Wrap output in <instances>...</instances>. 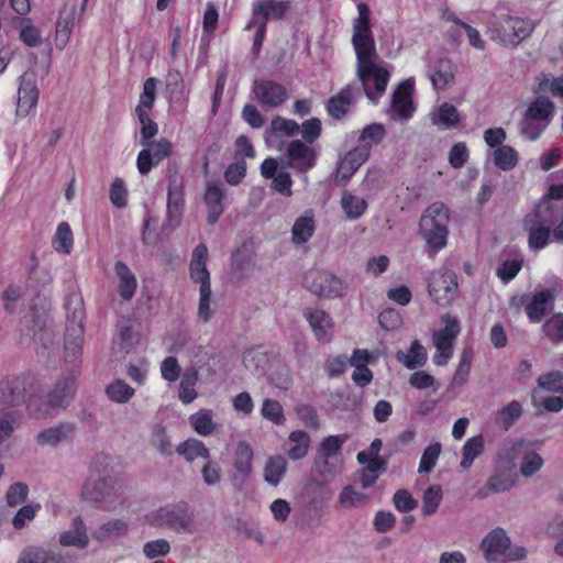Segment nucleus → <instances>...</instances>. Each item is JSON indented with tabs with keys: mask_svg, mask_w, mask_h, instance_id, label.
I'll return each instance as SVG.
<instances>
[{
	"mask_svg": "<svg viewBox=\"0 0 563 563\" xmlns=\"http://www.w3.org/2000/svg\"><path fill=\"white\" fill-rule=\"evenodd\" d=\"M449 220V209L442 202L430 205L420 218L419 233L433 254L448 244Z\"/></svg>",
	"mask_w": 563,
	"mask_h": 563,
	"instance_id": "3",
	"label": "nucleus"
},
{
	"mask_svg": "<svg viewBox=\"0 0 563 563\" xmlns=\"http://www.w3.org/2000/svg\"><path fill=\"white\" fill-rule=\"evenodd\" d=\"M189 423L196 433L202 437L210 435L216 430L213 412L210 409H200L189 417Z\"/></svg>",
	"mask_w": 563,
	"mask_h": 563,
	"instance_id": "51",
	"label": "nucleus"
},
{
	"mask_svg": "<svg viewBox=\"0 0 563 563\" xmlns=\"http://www.w3.org/2000/svg\"><path fill=\"white\" fill-rule=\"evenodd\" d=\"M184 179L178 174L168 177L167 219L172 227H177L184 211Z\"/></svg>",
	"mask_w": 563,
	"mask_h": 563,
	"instance_id": "18",
	"label": "nucleus"
},
{
	"mask_svg": "<svg viewBox=\"0 0 563 563\" xmlns=\"http://www.w3.org/2000/svg\"><path fill=\"white\" fill-rule=\"evenodd\" d=\"M396 360L406 368L415 369L426 365L428 353L426 347L418 340H415L411 342L407 353L401 350L397 351Z\"/></svg>",
	"mask_w": 563,
	"mask_h": 563,
	"instance_id": "39",
	"label": "nucleus"
},
{
	"mask_svg": "<svg viewBox=\"0 0 563 563\" xmlns=\"http://www.w3.org/2000/svg\"><path fill=\"white\" fill-rule=\"evenodd\" d=\"M533 405L550 412H559L563 409V396H543L539 390L533 391Z\"/></svg>",
	"mask_w": 563,
	"mask_h": 563,
	"instance_id": "63",
	"label": "nucleus"
},
{
	"mask_svg": "<svg viewBox=\"0 0 563 563\" xmlns=\"http://www.w3.org/2000/svg\"><path fill=\"white\" fill-rule=\"evenodd\" d=\"M255 99L265 108H277L288 98L286 88L272 80H261L253 84Z\"/></svg>",
	"mask_w": 563,
	"mask_h": 563,
	"instance_id": "20",
	"label": "nucleus"
},
{
	"mask_svg": "<svg viewBox=\"0 0 563 563\" xmlns=\"http://www.w3.org/2000/svg\"><path fill=\"white\" fill-rule=\"evenodd\" d=\"M134 394V388L123 379H115L106 387V395L111 401L117 404H126Z\"/></svg>",
	"mask_w": 563,
	"mask_h": 563,
	"instance_id": "55",
	"label": "nucleus"
},
{
	"mask_svg": "<svg viewBox=\"0 0 563 563\" xmlns=\"http://www.w3.org/2000/svg\"><path fill=\"white\" fill-rule=\"evenodd\" d=\"M129 532V523L125 520L113 518L102 523L95 532L93 538L100 542L119 539Z\"/></svg>",
	"mask_w": 563,
	"mask_h": 563,
	"instance_id": "42",
	"label": "nucleus"
},
{
	"mask_svg": "<svg viewBox=\"0 0 563 563\" xmlns=\"http://www.w3.org/2000/svg\"><path fill=\"white\" fill-rule=\"evenodd\" d=\"M234 474L232 481L242 486L249 478L253 468V450L246 442H240L234 453Z\"/></svg>",
	"mask_w": 563,
	"mask_h": 563,
	"instance_id": "23",
	"label": "nucleus"
},
{
	"mask_svg": "<svg viewBox=\"0 0 563 563\" xmlns=\"http://www.w3.org/2000/svg\"><path fill=\"white\" fill-rule=\"evenodd\" d=\"M306 287L314 295L323 298H338L346 294L347 283L330 272L312 269L305 276Z\"/></svg>",
	"mask_w": 563,
	"mask_h": 563,
	"instance_id": "10",
	"label": "nucleus"
},
{
	"mask_svg": "<svg viewBox=\"0 0 563 563\" xmlns=\"http://www.w3.org/2000/svg\"><path fill=\"white\" fill-rule=\"evenodd\" d=\"M52 247L59 254L68 255L74 247V235L70 225L67 222H60L57 225L52 239Z\"/></svg>",
	"mask_w": 563,
	"mask_h": 563,
	"instance_id": "49",
	"label": "nucleus"
},
{
	"mask_svg": "<svg viewBox=\"0 0 563 563\" xmlns=\"http://www.w3.org/2000/svg\"><path fill=\"white\" fill-rule=\"evenodd\" d=\"M303 317L319 342H331L334 324L329 313L323 310L307 308L303 311Z\"/></svg>",
	"mask_w": 563,
	"mask_h": 563,
	"instance_id": "21",
	"label": "nucleus"
},
{
	"mask_svg": "<svg viewBox=\"0 0 563 563\" xmlns=\"http://www.w3.org/2000/svg\"><path fill=\"white\" fill-rule=\"evenodd\" d=\"M76 428L73 423L63 422L40 431L36 435V442L42 446H57L63 442L71 441L75 437Z\"/></svg>",
	"mask_w": 563,
	"mask_h": 563,
	"instance_id": "26",
	"label": "nucleus"
},
{
	"mask_svg": "<svg viewBox=\"0 0 563 563\" xmlns=\"http://www.w3.org/2000/svg\"><path fill=\"white\" fill-rule=\"evenodd\" d=\"M76 14V4L71 3L70 7H65L56 22L55 46L58 49H64L70 40L74 21Z\"/></svg>",
	"mask_w": 563,
	"mask_h": 563,
	"instance_id": "33",
	"label": "nucleus"
},
{
	"mask_svg": "<svg viewBox=\"0 0 563 563\" xmlns=\"http://www.w3.org/2000/svg\"><path fill=\"white\" fill-rule=\"evenodd\" d=\"M208 260V249L203 243H200L194 249L189 262V276L192 283L200 286L211 285L210 272L207 267Z\"/></svg>",
	"mask_w": 563,
	"mask_h": 563,
	"instance_id": "22",
	"label": "nucleus"
},
{
	"mask_svg": "<svg viewBox=\"0 0 563 563\" xmlns=\"http://www.w3.org/2000/svg\"><path fill=\"white\" fill-rule=\"evenodd\" d=\"M484 445L485 441L481 434L466 440L462 448L460 467L463 470L471 467L475 459H477L484 452Z\"/></svg>",
	"mask_w": 563,
	"mask_h": 563,
	"instance_id": "50",
	"label": "nucleus"
},
{
	"mask_svg": "<svg viewBox=\"0 0 563 563\" xmlns=\"http://www.w3.org/2000/svg\"><path fill=\"white\" fill-rule=\"evenodd\" d=\"M522 228L528 233V245L532 251L544 249L550 240L551 231L547 225H542L531 218H523Z\"/></svg>",
	"mask_w": 563,
	"mask_h": 563,
	"instance_id": "34",
	"label": "nucleus"
},
{
	"mask_svg": "<svg viewBox=\"0 0 563 563\" xmlns=\"http://www.w3.org/2000/svg\"><path fill=\"white\" fill-rule=\"evenodd\" d=\"M74 393L75 377L68 375L55 384L45 399H41L33 393L30 394L27 398V412L31 417L37 419L49 418L69 405Z\"/></svg>",
	"mask_w": 563,
	"mask_h": 563,
	"instance_id": "5",
	"label": "nucleus"
},
{
	"mask_svg": "<svg viewBox=\"0 0 563 563\" xmlns=\"http://www.w3.org/2000/svg\"><path fill=\"white\" fill-rule=\"evenodd\" d=\"M340 207L345 219L355 221L362 218L368 209L367 201L349 190H344L341 195Z\"/></svg>",
	"mask_w": 563,
	"mask_h": 563,
	"instance_id": "36",
	"label": "nucleus"
},
{
	"mask_svg": "<svg viewBox=\"0 0 563 563\" xmlns=\"http://www.w3.org/2000/svg\"><path fill=\"white\" fill-rule=\"evenodd\" d=\"M145 520L153 527L165 528L180 534H192L199 530L195 515L185 501L158 507L148 512Z\"/></svg>",
	"mask_w": 563,
	"mask_h": 563,
	"instance_id": "2",
	"label": "nucleus"
},
{
	"mask_svg": "<svg viewBox=\"0 0 563 563\" xmlns=\"http://www.w3.org/2000/svg\"><path fill=\"white\" fill-rule=\"evenodd\" d=\"M415 80L412 78L402 81L394 91L391 104L388 111L390 119L395 121H407L415 112L412 101Z\"/></svg>",
	"mask_w": 563,
	"mask_h": 563,
	"instance_id": "15",
	"label": "nucleus"
},
{
	"mask_svg": "<svg viewBox=\"0 0 563 563\" xmlns=\"http://www.w3.org/2000/svg\"><path fill=\"white\" fill-rule=\"evenodd\" d=\"M444 327L432 334V343L437 350L433 363L444 366L453 355L454 342L461 332V323L457 317L445 313L441 318Z\"/></svg>",
	"mask_w": 563,
	"mask_h": 563,
	"instance_id": "9",
	"label": "nucleus"
},
{
	"mask_svg": "<svg viewBox=\"0 0 563 563\" xmlns=\"http://www.w3.org/2000/svg\"><path fill=\"white\" fill-rule=\"evenodd\" d=\"M534 30L532 20L517 15H504L488 26L490 40L504 46H517Z\"/></svg>",
	"mask_w": 563,
	"mask_h": 563,
	"instance_id": "7",
	"label": "nucleus"
},
{
	"mask_svg": "<svg viewBox=\"0 0 563 563\" xmlns=\"http://www.w3.org/2000/svg\"><path fill=\"white\" fill-rule=\"evenodd\" d=\"M311 444L309 434L302 430L291 431L287 440V455L291 461H299L307 456Z\"/></svg>",
	"mask_w": 563,
	"mask_h": 563,
	"instance_id": "41",
	"label": "nucleus"
},
{
	"mask_svg": "<svg viewBox=\"0 0 563 563\" xmlns=\"http://www.w3.org/2000/svg\"><path fill=\"white\" fill-rule=\"evenodd\" d=\"M555 300V290L541 289L531 295H522L520 297H512L510 300L511 307L519 308L526 306V313L528 319L533 322H540L545 312L553 308Z\"/></svg>",
	"mask_w": 563,
	"mask_h": 563,
	"instance_id": "13",
	"label": "nucleus"
},
{
	"mask_svg": "<svg viewBox=\"0 0 563 563\" xmlns=\"http://www.w3.org/2000/svg\"><path fill=\"white\" fill-rule=\"evenodd\" d=\"M290 8L291 2L288 0H258L253 3L252 19L245 29L250 30L252 23H264L266 26L269 20H282Z\"/></svg>",
	"mask_w": 563,
	"mask_h": 563,
	"instance_id": "17",
	"label": "nucleus"
},
{
	"mask_svg": "<svg viewBox=\"0 0 563 563\" xmlns=\"http://www.w3.org/2000/svg\"><path fill=\"white\" fill-rule=\"evenodd\" d=\"M114 274L117 277V291L119 296L130 301L137 289V278L132 269L122 261H118L114 264Z\"/></svg>",
	"mask_w": 563,
	"mask_h": 563,
	"instance_id": "28",
	"label": "nucleus"
},
{
	"mask_svg": "<svg viewBox=\"0 0 563 563\" xmlns=\"http://www.w3.org/2000/svg\"><path fill=\"white\" fill-rule=\"evenodd\" d=\"M441 451L442 446L441 443L439 442H434L428 445L422 452L418 466V472L420 474L430 473L434 468L440 457Z\"/></svg>",
	"mask_w": 563,
	"mask_h": 563,
	"instance_id": "62",
	"label": "nucleus"
},
{
	"mask_svg": "<svg viewBox=\"0 0 563 563\" xmlns=\"http://www.w3.org/2000/svg\"><path fill=\"white\" fill-rule=\"evenodd\" d=\"M176 452L184 456L187 462H192L197 459L209 460L210 451L203 444L202 441L190 438L179 443L176 448Z\"/></svg>",
	"mask_w": 563,
	"mask_h": 563,
	"instance_id": "46",
	"label": "nucleus"
},
{
	"mask_svg": "<svg viewBox=\"0 0 563 563\" xmlns=\"http://www.w3.org/2000/svg\"><path fill=\"white\" fill-rule=\"evenodd\" d=\"M199 380V373L195 369H187L184 372L179 385V399L183 404H191L198 396L195 386Z\"/></svg>",
	"mask_w": 563,
	"mask_h": 563,
	"instance_id": "52",
	"label": "nucleus"
},
{
	"mask_svg": "<svg viewBox=\"0 0 563 563\" xmlns=\"http://www.w3.org/2000/svg\"><path fill=\"white\" fill-rule=\"evenodd\" d=\"M288 470V463L286 457L280 454L267 457L264 468L263 477L264 481L273 487H277L284 479Z\"/></svg>",
	"mask_w": 563,
	"mask_h": 563,
	"instance_id": "37",
	"label": "nucleus"
},
{
	"mask_svg": "<svg viewBox=\"0 0 563 563\" xmlns=\"http://www.w3.org/2000/svg\"><path fill=\"white\" fill-rule=\"evenodd\" d=\"M349 435L335 434L328 435L321 440L317 448V456L324 457L325 460H335L341 454L343 444L347 441Z\"/></svg>",
	"mask_w": 563,
	"mask_h": 563,
	"instance_id": "45",
	"label": "nucleus"
},
{
	"mask_svg": "<svg viewBox=\"0 0 563 563\" xmlns=\"http://www.w3.org/2000/svg\"><path fill=\"white\" fill-rule=\"evenodd\" d=\"M543 334L553 343L563 342V313H554L542 325Z\"/></svg>",
	"mask_w": 563,
	"mask_h": 563,
	"instance_id": "60",
	"label": "nucleus"
},
{
	"mask_svg": "<svg viewBox=\"0 0 563 563\" xmlns=\"http://www.w3.org/2000/svg\"><path fill=\"white\" fill-rule=\"evenodd\" d=\"M88 541L86 526L80 517L74 518L71 528L63 532L59 537L60 544L79 549L86 548Z\"/></svg>",
	"mask_w": 563,
	"mask_h": 563,
	"instance_id": "40",
	"label": "nucleus"
},
{
	"mask_svg": "<svg viewBox=\"0 0 563 563\" xmlns=\"http://www.w3.org/2000/svg\"><path fill=\"white\" fill-rule=\"evenodd\" d=\"M314 230L316 223L311 213L299 217L291 228V240L297 245L305 244L313 235Z\"/></svg>",
	"mask_w": 563,
	"mask_h": 563,
	"instance_id": "48",
	"label": "nucleus"
},
{
	"mask_svg": "<svg viewBox=\"0 0 563 563\" xmlns=\"http://www.w3.org/2000/svg\"><path fill=\"white\" fill-rule=\"evenodd\" d=\"M186 355L188 358L187 369H195L197 373L206 366H209L211 360L214 357L211 349L199 344L189 346L186 351Z\"/></svg>",
	"mask_w": 563,
	"mask_h": 563,
	"instance_id": "47",
	"label": "nucleus"
},
{
	"mask_svg": "<svg viewBox=\"0 0 563 563\" xmlns=\"http://www.w3.org/2000/svg\"><path fill=\"white\" fill-rule=\"evenodd\" d=\"M427 75L435 90H444L454 81V64L446 57H440L429 64Z\"/></svg>",
	"mask_w": 563,
	"mask_h": 563,
	"instance_id": "25",
	"label": "nucleus"
},
{
	"mask_svg": "<svg viewBox=\"0 0 563 563\" xmlns=\"http://www.w3.org/2000/svg\"><path fill=\"white\" fill-rule=\"evenodd\" d=\"M33 382L27 377H7L0 379V407H15L22 404L27 405L29 388Z\"/></svg>",
	"mask_w": 563,
	"mask_h": 563,
	"instance_id": "14",
	"label": "nucleus"
},
{
	"mask_svg": "<svg viewBox=\"0 0 563 563\" xmlns=\"http://www.w3.org/2000/svg\"><path fill=\"white\" fill-rule=\"evenodd\" d=\"M481 550L488 563L519 561L527 556V550L521 545H512L506 531L499 527L484 537L481 542Z\"/></svg>",
	"mask_w": 563,
	"mask_h": 563,
	"instance_id": "8",
	"label": "nucleus"
},
{
	"mask_svg": "<svg viewBox=\"0 0 563 563\" xmlns=\"http://www.w3.org/2000/svg\"><path fill=\"white\" fill-rule=\"evenodd\" d=\"M514 486V481L506 474H495L490 476L486 485L478 490L482 498L490 494L503 493L509 490Z\"/></svg>",
	"mask_w": 563,
	"mask_h": 563,
	"instance_id": "58",
	"label": "nucleus"
},
{
	"mask_svg": "<svg viewBox=\"0 0 563 563\" xmlns=\"http://www.w3.org/2000/svg\"><path fill=\"white\" fill-rule=\"evenodd\" d=\"M145 148L139 152L136 167L141 175H147L153 166L172 155L173 144L167 139L151 141Z\"/></svg>",
	"mask_w": 563,
	"mask_h": 563,
	"instance_id": "16",
	"label": "nucleus"
},
{
	"mask_svg": "<svg viewBox=\"0 0 563 563\" xmlns=\"http://www.w3.org/2000/svg\"><path fill=\"white\" fill-rule=\"evenodd\" d=\"M151 444L162 454L168 456L173 453V444L166 428L162 424H156L152 429Z\"/></svg>",
	"mask_w": 563,
	"mask_h": 563,
	"instance_id": "61",
	"label": "nucleus"
},
{
	"mask_svg": "<svg viewBox=\"0 0 563 563\" xmlns=\"http://www.w3.org/2000/svg\"><path fill=\"white\" fill-rule=\"evenodd\" d=\"M369 15V7L365 2L357 3V16L352 22V44L357 77L366 97L376 103L386 91L390 69L377 54Z\"/></svg>",
	"mask_w": 563,
	"mask_h": 563,
	"instance_id": "1",
	"label": "nucleus"
},
{
	"mask_svg": "<svg viewBox=\"0 0 563 563\" xmlns=\"http://www.w3.org/2000/svg\"><path fill=\"white\" fill-rule=\"evenodd\" d=\"M386 134L385 126L380 123H372L357 132V144L355 148L364 150L369 157L372 147L379 144Z\"/></svg>",
	"mask_w": 563,
	"mask_h": 563,
	"instance_id": "38",
	"label": "nucleus"
},
{
	"mask_svg": "<svg viewBox=\"0 0 563 563\" xmlns=\"http://www.w3.org/2000/svg\"><path fill=\"white\" fill-rule=\"evenodd\" d=\"M543 442L540 440H516L511 443L510 451L514 457L520 460L519 470L523 477H531L543 466L544 460L540 454Z\"/></svg>",
	"mask_w": 563,
	"mask_h": 563,
	"instance_id": "11",
	"label": "nucleus"
},
{
	"mask_svg": "<svg viewBox=\"0 0 563 563\" xmlns=\"http://www.w3.org/2000/svg\"><path fill=\"white\" fill-rule=\"evenodd\" d=\"M494 165L503 172L512 170L519 162V153L510 145L499 146L490 153Z\"/></svg>",
	"mask_w": 563,
	"mask_h": 563,
	"instance_id": "44",
	"label": "nucleus"
},
{
	"mask_svg": "<svg viewBox=\"0 0 563 563\" xmlns=\"http://www.w3.org/2000/svg\"><path fill=\"white\" fill-rule=\"evenodd\" d=\"M443 490L440 485L429 486L422 495L421 512L423 516L434 515L442 501Z\"/></svg>",
	"mask_w": 563,
	"mask_h": 563,
	"instance_id": "57",
	"label": "nucleus"
},
{
	"mask_svg": "<svg viewBox=\"0 0 563 563\" xmlns=\"http://www.w3.org/2000/svg\"><path fill=\"white\" fill-rule=\"evenodd\" d=\"M341 472L340 465L335 460H325L317 456L313 463V473L320 478L322 484L329 483Z\"/></svg>",
	"mask_w": 563,
	"mask_h": 563,
	"instance_id": "56",
	"label": "nucleus"
},
{
	"mask_svg": "<svg viewBox=\"0 0 563 563\" xmlns=\"http://www.w3.org/2000/svg\"><path fill=\"white\" fill-rule=\"evenodd\" d=\"M158 80L154 77L147 78L143 84V91L140 95L135 114L150 113L156 100Z\"/></svg>",
	"mask_w": 563,
	"mask_h": 563,
	"instance_id": "53",
	"label": "nucleus"
},
{
	"mask_svg": "<svg viewBox=\"0 0 563 563\" xmlns=\"http://www.w3.org/2000/svg\"><path fill=\"white\" fill-rule=\"evenodd\" d=\"M224 191L220 184L208 183L205 191V202L208 209L207 221L214 224L224 211Z\"/></svg>",
	"mask_w": 563,
	"mask_h": 563,
	"instance_id": "31",
	"label": "nucleus"
},
{
	"mask_svg": "<svg viewBox=\"0 0 563 563\" xmlns=\"http://www.w3.org/2000/svg\"><path fill=\"white\" fill-rule=\"evenodd\" d=\"M368 159L364 150L352 148L340 161L335 179L338 183L346 184L354 173Z\"/></svg>",
	"mask_w": 563,
	"mask_h": 563,
	"instance_id": "29",
	"label": "nucleus"
},
{
	"mask_svg": "<svg viewBox=\"0 0 563 563\" xmlns=\"http://www.w3.org/2000/svg\"><path fill=\"white\" fill-rule=\"evenodd\" d=\"M554 112V102L548 97L539 96L534 98L519 122L520 135L528 141H537L550 125Z\"/></svg>",
	"mask_w": 563,
	"mask_h": 563,
	"instance_id": "6",
	"label": "nucleus"
},
{
	"mask_svg": "<svg viewBox=\"0 0 563 563\" xmlns=\"http://www.w3.org/2000/svg\"><path fill=\"white\" fill-rule=\"evenodd\" d=\"M67 340L65 343L66 356L71 357L70 362L75 363L79 360L82 344V309H76L73 320L67 328Z\"/></svg>",
	"mask_w": 563,
	"mask_h": 563,
	"instance_id": "27",
	"label": "nucleus"
},
{
	"mask_svg": "<svg viewBox=\"0 0 563 563\" xmlns=\"http://www.w3.org/2000/svg\"><path fill=\"white\" fill-rule=\"evenodd\" d=\"M261 415L264 419L276 426H283L286 422L284 408L280 402L275 399L266 398L263 400Z\"/></svg>",
	"mask_w": 563,
	"mask_h": 563,
	"instance_id": "59",
	"label": "nucleus"
},
{
	"mask_svg": "<svg viewBox=\"0 0 563 563\" xmlns=\"http://www.w3.org/2000/svg\"><path fill=\"white\" fill-rule=\"evenodd\" d=\"M285 157L288 167L306 173L316 165L317 154L303 142L295 140L288 144Z\"/></svg>",
	"mask_w": 563,
	"mask_h": 563,
	"instance_id": "19",
	"label": "nucleus"
},
{
	"mask_svg": "<svg viewBox=\"0 0 563 563\" xmlns=\"http://www.w3.org/2000/svg\"><path fill=\"white\" fill-rule=\"evenodd\" d=\"M428 290L437 305L449 306L457 296L456 275L448 268L433 271L430 275Z\"/></svg>",
	"mask_w": 563,
	"mask_h": 563,
	"instance_id": "12",
	"label": "nucleus"
},
{
	"mask_svg": "<svg viewBox=\"0 0 563 563\" xmlns=\"http://www.w3.org/2000/svg\"><path fill=\"white\" fill-rule=\"evenodd\" d=\"M38 100V89L35 82L24 75L21 77L18 90V113L27 115L36 107Z\"/></svg>",
	"mask_w": 563,
	"mask_h": 563,
	"instance_id": "32",
	"label": "nucleus"
},
{
	"mask_svg": "<svg viewBox=\"0 0 563 563\" xmlns=\"http://www.w3.org/2000/svg\"><path fill=\"white\" fill-rule=\"evenodd\" d=\"M21 416L16 411L0 413V443L8 440L20 423Z\"/></svg>",
	"mask_w": 563,
	"mask_h": 563,
	"instance_id": "64",
	"label": "nucleus"
},
{
	"mask_svg": "<svg viewBox=\"0 0 563 563\" xmlns=\"http://www.w3.org/2000/svg\"><path fill=\"white\" fill-rule=\"evenodd\" d=\"M433 125L441 129L450 130L460 128L464 121V117L453 104L443 102L430 114Z\"/></svg>",
	"mask_w": 563,
	"mask_h": 563,
	"instance_id": "30",
	"label": "nucleus"
},
{
	"mask_svg": "<svg viewBox=\"0 0 563 563\" xmlns=\"http://www.w3.org/2000/svg\"><path fill=\"white\" fill-rule=\"evenodd\" d=\"M81 498L93 503L99 509L113 511L124 504V493L117 479L91 474L84 483Z\"/></svg>",
	"mask_w": 563,
	"mask_h": 563,
	"instance_id": "4",
	"label": "nucleus"
},
{
	"mask_svg": "<svg viewBox=\"0 0 563 563\" xmlns=\"http://www.w3.org/2000/svg\"><path fill=\"white\" fill-rule=\"evenodd\" d=\"M354 87L346 86L335 96L331 97L327 103V111L334 119H342L350 111L354 102Z\"/></svg>",
	"mask_w": 563,
	"mask_h": 563,
	"instance_id": "35",
	"label": "nucleus"
},
{
	"mask_svg": "<svg viewBox=\"0 0 563 563\" xmlns=\"http://www.w3.org/2000/svg\"><path fill=\"white\" fill-rule=\"evenodd\" d=\"M561 217H563V202L551 201V199H541L536 208L526 214V218H531L549 228L555 225Z\"/></svg>",
	"mask_w": 563,
	"mask_h": 563,
	"instance_id": "24",
	"label": "nucleus"
},
{
	"mask_svg": "<svg viewBox=\"0 0 563 563\" xmlns=\"http://www.w3.org/2000/svg\"><path fill=\"white\" fill-rule=\"evenodd\" d=\"M299 124L290 119L277 117L273 119L271 129L266 132V141L269 142L273 137L278 136H294L299 132Z\"/></svg>",
	"mask_w": 563,
	"mask_h": 563,
	"instance_id": "54",
	"label": "nucleus"
},
{
	"mask_svg": "<svg viewBox=\"0 0 563 563\" xmlns=\"http://www.w3.org/2000/svg\"><path fill=\"white\" fill-rule=\"evenodd\" d=\"M16 563H67L59 553L42 548L25 549Z\"/></svg>",
	"mask_w": 563,
	"mask_h": 563,
	"instance_id": "43",
	"label": "nucleus"
}]
</instances>
